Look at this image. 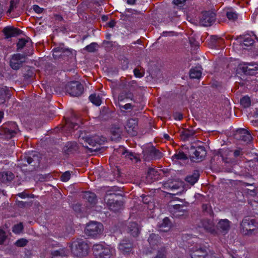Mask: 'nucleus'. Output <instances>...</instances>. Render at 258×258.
<instances>
[{
  "label": "nucleus",
  "instance_id": "473e14b6",
  "mask_svg": "<svg viewBox=\"0 0 258 258\" xmlns=\"http://www.w3.org/2000/svg\"><path fill=\"white\" fill-rule=\"evenodd\" d=\"M171 227V223L168 218H165L159 226V230L162 232H167Z\"/></svg>",
  "mask_w": 258,
  "mask_h": 258
},
{
  "label": "nucleus",
  "instance_id": "9d476101",
  "mask_svg": "<svg viewBox=\"0 0 258 258\" xmlns=\"http://www.w3.org/2000/svg\"><path fill=\"white\" fill-rule=\"evenodd\" d=\"M92 250L96 258H110L111 255V250L110 248L102 244L94 245Z\"/></svg>",
  "mask_w": 258,
  "mask_h": 258
},
{
  "label": "nucleus",
  "instance_id": "cd10ccee",
  "mask_svg": "<svg viewBox=\"0 0 258 258\" xmlns=\"http://www.w3.org/2000/svg\"><path fill=\"white\" fill-rule=\"evenodd\" d=\"M119 151L121 152V155L124 156V157L126 159H129L132 161H134L135 162H137L140 160L135 154L132 152H129L123 148H120Z\"/></svg>",
  "mask_w": 258,
  "mask_h": 258
},
{
  "label": "nucleus",
  "instance_id": "4c0bfd02",
  "mask_svg": "<svg viewBox=\"0 0 258 258\" xmlns=\"http://www.w3.org/2000/svg\"><path fill=\"white\" fill-rule=\"evenodd\" d=\"M159 173L157 170L154 168H149L147 172V178L150 180H153L158 177Z\"/></svg>",
  "mask_w": 258,
  "mask_h": 258
},
{
  "label": "nucleus",
  "instance_id": "a18cd8bd",
  "mask_svg": "<svg viewBox=\"0 0 258 258\" xmlns=\"http://www.w3.org/2000/svg\"><path fill=\"white\" fill-rule=\"evenodd\" d=\"M203 212L205 215L212 216L214 213L212 210L211 206L209 204H204L202 205Z\"/></svg>",
  "mask_w": 258,
  "mask_h": 258
},
{
  "label": "nucleus",
  "instance_id": "7ed1b4c3",
  "mask_svg": "<svg viewBox=\"0 0 258 258\" xmlns=\"http://www.w3.org/2000/svg\"><path fill=\"white\" fill-rule=\"evenodd\" d=\"M82 139L84 141V143H81L83 146L91 152L98 151L100 149L99 146L106 141L105 138L97 135Z\"/></svg>",
  "mask_w": 258,
  "mask_h": 258
},
{
  "label": "nucleus",
  "instance_id": "052dcab7",
  "mask_svg": "<svg viewBox=\"0 0 258 258\" xmlns=\"http://www.w3.org/2000/svg\"><path fill=\"white\" fill-rule=\"evenodd\" d=\"M211 39L212 43H216L217 41L220 43L223 42V39L219 37L217 35H212L211 36Z\"/></svg>",
  "mask_w": 258,
  "mask_h": 258
},
{
  "label": "nucleus",
  "instance_id": "c03bdc74",
  "mask_svg": "<svg viewBox=\"0 0 258 258\" xmlns=\"http://www.w3.org/2000/svg\"><path fill=\"white\" fill-rule=\"evenodd\" d=\"M187 159L186 155L182 152H179L172 157L173 161H176L178 160H185Z\"/></svg>",
  "mask_w": 258,
  "mask_h": 258
},
{
  "label": "nucleus",
  "instance_id": "7c9ffc66",
  "mask_svg": "<svg viewBox=\"0 0 258 258\" xmlns=\"http://www.w3.org/2000/svg\"><path fill=\"white\" fill-rule=\"evenodd\" d=\"M14 178V174L10 171L0 172V181L4 183L12 181Z\"/></svg>",
  "mask_w": 258,
  "mask_h": 258
},
{
  "label": "nucleus",
  "instance_id": "72a5a7b5",
  "mask_svg": "<svg viewBox=\"0 0 258 258\" xmlns=\"http://www.w3.org/2000/svg\"><path fill=\"white\" fill-rule=\"evenodd\" d=\"M84 198L93 206L96 204L97 198L93 192L86 191L84 194Z\"/></svg>",
  "mask_w": 258,
  "mask_h": 258
},
{
  "label": "nucleus",
  "instance_id": "69168bd1",
  "mask_svg": "<svg viewBox=\"0 0 258 258\" xmlns=\"http://www.w3.org/2000/svg\"><path fill=\"white\" fill-rule=\"evenodd\" d=\"M73 210L77 213H81L82 211L81 205L79 204H76L73 206Z\"/></svg>",
  "mask_w": 258,
  "mask_h": 258
},
{
  "label": "nucleus",
  "instance_id": "864d4df0",
  "mask_svg": "<svg viewBox=\"0 0 258 258\" xmlns=\"http://www.w3.org/2000/svg\"><path fill=\"white\" fill-rule=\"evenodd\" d=\"M71 173L70 171H67L62 174L60 176V179L63 182L68 181L71 177Z\"/></svg>",
  "mask_w": 258,
  "mask_h": 258
},
{
  "label": "nucleus",
  "instance_id": "a878e982",
  "mask_svg": "<svg viewBox=\"0 0 258 258\" xmlns=\"http://www.w3.org/2000/svg\"><path fill=\"white\" fill-rule=\"evenodd\" d=\"M122 129L117 125H113L110 128V138L112 141H116L120 138Z\"/></svg>",
  "mask_w": 258,
  "mask_h": 258
},
{
  "label": "nucleus",
  "instance_id": "4468645a",
  "mask_svg": "<svg viewBox=\"0 0 258 258\" xmlns=\"http://www.w3.org/2000/svg\"><path fill=\"white\" fill-rule=\"evenodd\" d=\"M216 20V14L211 11H206L202 13L200 23L205 27L210 26Z\"/></svg>",
  "mask_w": 258,
  "mask_h": 258
},
{
  "label": "nucleus",
  "instance_id": "8fccbe9b",
  "mask_svg": "<svg viewBox=\"0 0 258 258\" xmlns=\"http://www.w3.org/2000/svg\"><path fill=\"white\" fill-rule=\"evenodd\" d=\"M24 226L22 223L15 225L13 227V232L16 234L21 233L23 230Z\"/></svg>",
  "mask_w": 258,
  "mask_h": 258
},
{
  "label": "nucleus",
  "instance_id": "6ab92c4d",
  "mask_svg": "<svg viewBox=\"0 0 258 258\" xmlns=\"http://www.w3.org/2000/svg\"><path fill=\"white\" fill-rule=\"evenodd\" d=\"M133 243L128 239H123L119 244V249L124 254H129L133 250Z\"/></svg>",
  "mask_w": 258,
  "mask_h": 258
},
{
  "label": "nucleus",
  "instance_id": "f704fd0d",
  "mask_svg": "<svg viewBox=\"0 0 258 258\" xmlns=\"http://www.w3.org/2000/svg\"><path fill=\"white\" fill-rule=\"evenodd\" d=\"M122 205L123 203L120 200H116L115 202L108 205V207L110 210L116 212L121 209Z\"/></svg>",
  "mask_w": 258,
  "mask_h": 258
},
{
  "label": "nucleus",
  "instance_id": "f8f14e48",
  "mask_svg": "<svg viewBox=\"0 0 258 258\" xmlns=\"http://www.w3.org/2000/svg\"><path fill=\"white\" fill-rule=\"evenodd\" d=\"M26 55L23 54L17 53L12 56L10 61V66L14 70H18L23 66L26 61Z\"/></svg>",
  "mask_w": 258,
  "mask_h": 258
},
{
  "label": "nucleus",
  "instance_id": "9b49d317",
  "mask_svg": "<svg viewBox=\"0 0 258 258\" xmlns=\"http://www.w3.org/2000/svg\"><path fill=\"white\" fill-rule=\"evenodd\" d=\"M103 225L97 222H91L88 223L85 228L86 233L91 236H95L103 231Z\"/></svg>",
  "mask_w": 258,
  "mask_h": 258
},
{
  "label": "nucleus",
  "instance_id": "412c9836",
  "mask_svg": "<svg viewBox=\"0 0 258 258\" xmlns=\"http://www.w3.org/2000/svg\"><path fill=\"white\" fill-rule=\"evenodd\" d=\"M3 32L7 38L17 36L22 33L21 30L10 26L4 28Z\"/></svg>",
  "mask_w": 258,
  "mask_h": 258
},
{
  "label": "nucleus",
  "instance_id": "603ef678",
  "mask_svg": "<svg viewBox=\"0 0 258 258\" xmlns=\"http://www.w3.org/2000/svg\"><path fill=\"white\" fill-rule=\"evenodd\" d=\"M166 250L164 247H162L160 250H158V253L154 258H166Z\"/></svg>",
  "mask_w": 258,
  "mask_h": 258
},
{
  "label": "nucleus",
  "instance_id": "c9c22d12",
  "mask_svg": "<svg viewBox=\"0 0 258 258\" xmlns=\"http://www.w3.org/2000/svg\"><path fill=\"white\" fill-rule=\"evenodd\" d=\"M23 75L24 79L26 80H29L32 79L34 76V73L32 70L29 67H26L22 69Z\"/></svg>",
  "mask_w": 258,
  "mask_h": 258
},
{
  "label": "nucleus",
  "instance_id": "2f4dec72",
  "mask_svg": "<svg viewBox=\"0 0 258 258\" xmlns=\"http://www.w3.org/2000/svg\"><path fill=\"white\" fill-rule=\"evenodd\" d=\"M130 90H124L121 91L118 96V101H122L125 99H130L132 100H134V95Z\"/></svg>",
  "mask_w": 258,
  "mask_h": 258
},
{
  "label": "nucleus",
  "instance_id": "f03ea898",
  "mask_svg": "<svg viewBox=\"0 0 258 258\" xmlns=\"http://www.w3.org/2000/svg\"><path fill=\"white\" fill-rule=\"evenodd\" d=\"M40 157L36 152H32L28 155H25L21 159V162L19 163L20 167L29 166L27 170L29 171H32L39 166Z\"/></svg>",
  "mask_w": 258,
  "mask_h": 258
},
{
  "label": "nucleus",
  "instance_id": "13d9d810",
  "mask_svg": "<svg viewBox=\"0 0 258 258\" xmlns=\"http://www.w3.org/2000/svg\"><path fill=\"white\" fill-rule=\"evenodd\" d=\"M27 42L28 41L26 40L25 39H19L17 43L18 49H22L24 48L26 45V42Z\"/></svg>",
  "mask_w": 258,
  "mask_h": 258
},
{
  "label": "nucleus",
  "instance_id": "20e7f679",
  "mask_svg": "<svg viewBox=\"0 0 258 258\" xmlns=\"http://www.w3.org/2000/svg\"><path fill=\"white\" fill-rule=\"evenodd\" d=\"M72 253L77 257H83L88 254L89 246L87 243L82 239H77L72 242L71 246Z\"/></svg>",
  "mask_w": 258,
  "mask_h": 258
},
{
  "label": "nucleus",
  "instance_id": "aec40b11",
  "mask_svg": "<svg viewBox=\"0 0 258 258\" xmlns=\"http://www.w3.org/2000/svg\"><path fill=\"white\" fill-rule=\"evenodd\" d=\"M216 228L223 234L228 233L230 229V222L226 219H221L216 225Z\"/></svg>",
  "mask_w": 258,
  "mask_h": 258
},
{
  "label": "nucleus",
  "instance_id": "a19ab883",
  "mask_svg": "<svg viewBox=\"0 0 258 258\" xmlns=\"http://www.w3.org/2000/svg\"><path fill=\"white\" fill-rule=\"evenodd\" d=\"M137 126V120L136 119L131 118L127 120V123L126 124V128H128V132L132 130L134 131V129L136 128Z\"/></svg>",
  "mask_w": 258,
  "mask_h": 258
},
{
  "label": "nucleus",
  "instance_id": "49530a36",
  "mask_svg": "<svg viewBox=\"0 0 258 258\" xmlns=\"http://www.w3.org/2000/svg\"><path fill=\"white\" fill-rule=\"evenodd\" d=\"M98 44L95 42L91 43L90 44L86 46L84 48V50H86L89 52H94L96 51L97 50V47H98Z\"/></svg>",
  "mask_w": 258,
  "mask_h": 258
},
{
  "label": "nucleus",
  "instance_id": "3c124183",
  "mask_svg": "<svg viewBox=\"0 0 258 258\" xmlns=\"http://www.w3.org/2000/svg\"><path fill=\"white\" fill-rule=\"evenodd\" d=\"M17 205L19 208H26L30 207L32 205V202H23V201H17L16 202Z\"/></svg>",
  "mask_w": 258,
  "mask_h": 258
},
{
  "label": "nucleus",
  "instance_id": "680f3d73",
  "mask_svg": "<svg viewBox=\"0 0 258 258\" xmlns=\"http://www.w3.org/2000/svg\"><path fill=\"white\" fill-rule=\"evenodd\" d=\"M6 238L7 236L6 235L5 232L3 230H0V244L4 243Z\"/></svg>",
  "mask_w": 258,
  "mask_h": 258
},
{
  "label": "nucleus",
  "instance_id": "dca6fc26",
  "mask_svg": "<svg viewBox=\"0 0 258 258\" xmlns=\"http://www.w3.org/2000/svg\"><path fill=\"white\" fill-rule=\"evenodd\" d=\"M72 55V50L63 46H60L53 49V56L55 59L62 58L64 59Z\"/></svg>",
  "mask_w": 258,
  "mask_h": 258
},
{
  "label": "nucleus",
  "instance_id": "bb28decb",
  "mask_svg": "<svg viewBox=\"0 0 258 258\" xmlns=\"http://www.w3.org/2000/svg\"><path fill=\"white\" fill-rule=\"evenodd\" d=\"M199 177V171L198 170H194L191 174H189L186 176L185 180L191 185H193L198 181Z\"/></svg>",
  "mask_w": 258,
  "mask_h": 258
},
{
  "label": "nucleus",
  "instance_id": "c756f323",
  "mask_svg": "<svg viewBox=\"0 0 258 258\" xmlns=\"http://www.w3.org/2000/svg\"><path fill=\"white\" fill-rule=\"evenodd\" d=\"M69 252L64 248H59L58 250H52L51 254L52 258H63L68 256Z\"/></svg>",
  "mask_w": 258,
  "mask_h": 258
},
{
  "label": "nucleus",
  "instance_id": "0eeeda50",
  "mask_svg": "<svg viewBox=\"0 0 258 258\" xmlns=\"http://www.w3.org/2000/svg\"><path fill=\"white\" fill-rule=\"evenodd\" d=\"M143 158L145 160L159 159L163 157V154L155 147L149 145L143 151Z\"/></svg>",
  "mask_w": 258,
  "mask_h": 258
},
{
  "label": "nucleus",
  "instance_id": "e433bc0d",
  "mask_svg": "<svg viewBox=\"0 0 258 258\" xmlns=\"http://www.w3.org/2000/svg\"><path fill=\"white\" fill-rule=\"evenodd\" d=\"M180 183L172 180H168L164 183V186L166 188H169L172 190L178 189L180 186Z\"/></svg>",
  "mask_w": 258,
  "mask_h": 258
},
{
  "label": "nucleus",
  "instance_id": "09e8293b",
  "mask_svg": "<svg viewBox=\"0 0 258 258\" xmlns=\"http://www.w3.org/2000/svg\"><path fill=\"white\" fill-rule=\"evenodd\" d=\"M240 104L245 108L250 105V99L248 96H244L240 100Z\"/></svg>",
  "mask_w": 258,
  "mask_h": 258
},
{
  "label": "nucleus",
  "instance_id": "79ce46f5",
  "mask_svg": "<svg viewBox=\"0 0 258 258\" xmlns=\"http://www.w3.org/2000/svg\"><path fill=\"white\" fill-rule=\"evenodd\" d=\"M195 134V131L193 130L184 129L181 134L182 137L184 140H187L189 138L193 136Z\"/></svg>",
  "mask_w": 258,
  "mask_h": 258
},
{
  "label": "nucleus",
  "instance_id": "6e6d98bb",
  "mask_svg": "<svg viewBox=\"0 0 258 258\" xmlns=\"http://www.w3.org/2000/svg\"><path fill=\"white\" fill-rule=\"evenodd\" d=\"M66 125L68 127L73 130H77L79 127V125L77 123L69 121L67 122Z\"/></svg>",
  "mask_w": 258,
  "mask_h": 258
},
{
  "label": "nucleus",
  "instance_id": "ea45409f",
  "mask_svg": "<svg viewBox=\"0 0 258 258\" xmlns=\"http://www.w3.org/2000/svg\"><path fill=\"white\" fill-rule=\"evenodd\" d=\"M202 75L201 70L196 67L195 68L190 70L189 72V76L191 79H200Z\"/></svg>",
  "mask_w": 258,
  "mask_h": 258
},
{
  "label": "nucleus",
  "instance_id": "b1692460",
  "mask_svg": "<svg viewBox=\"0 0 258 258\" xmlns=\"http://www.w3.org/2000/svg\"><path fill=\"white\" fill-rule=\"evenodd\" d=\"M208 255V252L205 248L202 247L193 248V251L190 255L191 258H205Z\"/></svg>",
  "mask_w": 258,
  "mask_h": 258
},
{
  "label": "nucleus",
  "instance_id": "a211bd4d",
  "mask_svg": "<svg viewBox=\"0 0 258 258\" xmlns=\"http://www.w3.org/2000/svg\"><path fill=\"white\" fill-rule=\"evenodd\" d=\"M199 227L204 228L205 230L211 234L216 233L214 223L211 220L208 219L201 220L199 223Z\"/></svg>",
  "mask_w": 258,
  "mask_h": 258
},
{
  "label": "nucleus",
  "instance_id": "6e6552de",
  "mask_svg": "<svg viewBox=\"0 0 258 258\" xmlns=\"http://www.w3.org/2000/svg\"><path fill=\"white\" fill-rule=\"evenodd\" d=\"M67 93L72 96L78 97L83 92V85L78 81H72L68 83L66 86Z\"/></svg>",
  "mask_w": 258,
  "mask_h": 258
},
{
  "label": "nucleus",
  "instance_id": "338daca9",
  "mask_svg": "<svg viewBox=\"0 0 258 258\" xmlns=\"http://www.w3.org/2000/svg\"><path fill=\"white\" fill-rule=\"evenodd\" d=\"M134 73L135 76L138 78H141L144 76V74L140 72V70L138 68H136L134 69Z\"/></svg>",
  "mask_w": 258,
  "mask_h": 258
},
{
  "label": "nucleus",
  "instance_id": "0e129e2a",
  "mask_svg": "<svg viewBox=\"0 0 258 258\" xmlns=\"http://www.w3.org/2000/svg\"><path fill=\"white\" fill-rule=\"evenodd\" d=\"M119 106L120 108V109H124V110H129V109H132L133 106L130 103H127L125 105H121L119 104Z\"/></svg>",
  "mask_w": 258,
  "mask_h": 258
},
{
  "label": "nucleus",
  "instance_id": "4d7b16f0",
  "mask_svg": "<svg viewBox=\"0 0 258 258\" xmlns=\"http://www.w3.org/2000/svg\"><path fill=\"white\" fill-rule=\"evenodd\" d=\"M226 16L228 19L230 20L234 21L237 18V14L232 12H227Z\"/></svg>",
  "mask_w": 258,
  "mask_h": 258
},
{
  "label": "nucleus",
  "instance_id": "39448f33",
  "mask_svg": "<svg viewBox=\"0 0 258 258\" xmlns=\"http://www.w3.org/2000/svg\"><path fill=\"white\" fill-rule=\"evenodd\" d=\"M189 158L193 161H201L203 160L207 154L205 147L204 146H198L195 147L191 146L188 151Z\"/></svg>",
  "mask_w": 258,
  "mask_h": 258
},
{
  "label": "nucleus",
  "instance_id": "de8ad7c7",
  "mask_svg": "<svg viewBox=\"0 0 258 258\" xmlns=\"http://www.w3.org/2000/svg\"><path fill=\"white\" fill-rule=\"evenodd\" d=\"M254 43V40L249 36H245L243 39V44H241V45L245 46H250Z\"/></svg>",
  "mask_w": 258,
  "mask_h": 258
},
{
  "label": "nucleus",
  "instance_id": "58836bf2",
  "mask_svg": "<svg viewBox=\"0 0 258 258\" xmlns=\"http://www.w3.org/2000/svg\"><path fill=\"white\" fill-rule=\"evenodd\" d=\"M136 81H131L129 82H124L122 80L121 81L119 87L122 90H131L132 87H134V85H136Z\"/></svg>",
  "mask_w": 258,
  "mask_h": 258
},
{
  "label": "nucleus",
  "instance_id": "bf43d9fd",
  "mask_svg": "<svg viewBox=\"0 0 258 258\" xmlns=\"http://www.w3.org/2000/svg\"><path fill=\"white\" fill-rule=\"evenodd\" d=\"M17 3V0H11L10 7L9 9L8 10L7 13H11L12 10L14 8H16Z\"/></svg>",
  "mask_w": 258,
  "mask_h": 258
},
{
  "label": "nucleus",
  "instance_id": "f3484780",
  "mask_svg": "<svg viewBox=\"0 0 258 258\" xmlns=\"http://www.w3.org/2000/svg\"><path fill=\"white\" fill-rule=\"evenodd\" d=\"M117 188V187H114L112 188L113 190H108L106 191L104 200L107 206L114 202H115L116 200H119L121 197V195L115 192Z\"/></svg>",
  "mask_w": 258,
  "mask_h": 258
},
{
  "label": "nucleus",
  "instance_id": "774afa93",
  "mask_svg": "<svg viewBox=\"0 0 258 258\" xmlns=\"http://www.w3.org/2000/svg\"><path fill=\"white\" fill-rule=\"evenodd\" d=\"M33 10L34 11L38 13V14H40L42 12V11H43V8H41L40 7H39L37 5H34L33 6Z\"/></svg>",
  "mask_w": 258,
  "mask_h": 258
},
{
  "label": "nucleus",
  "instance_id": "e2e57ef3",
  "mask_svg": "<svg viewBox=\"0 0 258 258\" xmlns=\"http://www.w3.org/2000/svg\"><path fill=\"white\" fill-rule=\"evenodd\" d=\"M243 154V152L242 151V149L240 148L235 150L233 152V155L234 157H238L242 156Z\"/></svg>",
  "mask_w": 258,
  "mask_h": 258
},
{
  "label": "nucleus",
  "instance_id": "1a4fd4ad",
  "mask_svg": "<svg viewBox=\"0 0 258 258\" xmlns=\"http://www.w3.org/2000/svg\"><path fill=\"white\" fill-rule=\"evenodd\" d=\"M169 209L174 217L185 219L188 216L187 207L185 205L179 204L170 205Z\"/></svg>",
  "mask_w": 258,
  "mask_h": 258
},
{
  "label": "nucleus",
  "instance_id": "5fc2aeb1",
  "mask_svg": "<svg viewBox=\"0 0 258 258\" xmlns=\"http://www.w3.org/2000/svg\"><path fill=\"white\" fill-rule=\"evenodd\" d=\"M28 241L25 238H21L15 242V245L18 247H24L27 245Z\"/></svg>",
  "mask_w": 258,
  "mask_h": 258
},
{
  "label": "nucleus",
  "instance_id": "5701e85b",
  "mask_svg": "<svg viewBox=\"0 0 258 258\" xmlns=\"http://www.w3.org/2000/svg\"><path fill=\"white\" fill-rule=\"evenodd\" d=\"M79 149V146L76 142H68L63 147L64 153L68 155L77 153Z\"/></svg>",
  "mask_w": 258,
  "mask_h": 258
},
{
  "label": "nucleus",
  "instance_id": "f257e3e1",
  "mask_svg": "<svg viewBox=\"0 0 258 258\" xmlns=\"http://www.w3.org/2000/svg\"><path fill=\"white\" fill-rule=\"evenodd\" d=\"M257 229L258 222L250 217H245L240 223V231L243 235H252Z\"/></svg>",
  "mask_w": 258,
  "mask_h": 258
},
{
  "label": "nucleus",
  "instance_id": "4be33fe9",
  "mask_svg": "<svg viewBox=\"0 0 258 258\" xmlns=\"http://www.w3.org/2000/svg\"><path fill=\"white\" fill-rule=\"evenodd\" d=\"M11 96V91L9 88L0 85V104H4Z\"/></svg>",
  "mask_w": 258,
  "mask_h": 258
},
{
  "label": "nucleus",
  "instance_id": "37998d69",
  "mask_svg": "<svg viewBox=\"0 0 258 258\" xmlns=\"http://www.w3.org/2000/svg\"><path fill=\"white\" fill-rule=\"evenodd\" d=\"M89 100L92 103L97 106H99L102 102L101 98L96 94H91L89 96Z\"/></svg>",
  "mask_w": 258,
  "mask_h": 258
},
{
  "label": "nucleus",
  "instance_id": "ddd939ff",
  "mask_svg": "<svg viewBox=\"0 0 258 258\" xmlns=\"http://www.w3.org/2000/svg\"><path fill=\"white\" fill-rule=\"evenodd\" d=\"M255 71H258V64L257 63H251L247 64H240L237 68L236 74L252 75L254 74Z\"/></svg>",
  "mask_w": 258,
  "mask_h": 258
},
{
  "label": "nucleus",
  "instance_id": "2eb2a0df",
  "mask_svg": "<svg viewBox=\"0 0 258 258\" xmlns=\"http://www.w3.org/2000/svg\"><path fill=\"white\" fill-rule=\"evenodd\" d=\"M234 138L237 140L245 143L250 142L252 139L250 134L244 128H239L236 130L234 134Z\"/></svg>",
  "mask_w": 258,
  "mask_h": 258
},
{
  "label": "nucleus",
  "instance_id": "c85d7f7f",
  "mask_svg": "<svg viewBox=\"0 0 258 258\" xmlns=\"http://www.w3.org/2000/svg\"><path fill=\"white\" fill-rule=\"evenodd\" d=\"M148 240L151 247L155 248V246L160 243L161 237L158 235L152 233L150 234Z\"/></svg>",
  "mask_w": 258,
  "mask_h": 258
},
{
  "label": "nucleus",
  "instance_id": "393cba45",
  "mask_svg": "<svg viewBox=\"0 0 258 258\" xmlns=\"http://www.w3.org/2000/svg\"><path fill=\"white\" fill-rule=\"evenodd\" d=\"M127 231L134 237H137L140 233V227L136 222H130L127 225Z\"/></svg>",
  "mask_w": 258,
  "mask_h": 258
},
{
  "label": "nucleus",
  "instance_id": "423d86ee",
  "mask_svg": "<svg viewBox=\"0 0 258 258\" xmlns=\"http://www.w3.org/2000/svg\"><path fill=\"white\" fill-rule=\"evenodd\" d=\"M19 128L15 122H8L0 128V135L5 138L12 139L18 132Z\"/></svg>",
  "mask_w": 258,
  "mask_h": 258
}]
</instances>
